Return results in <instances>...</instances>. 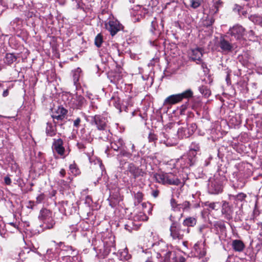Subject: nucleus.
Listing matches in <instances>:
<instances>
[{
	"label": "nucleus",
	"mask_w": 262,
	"mask_h": 262,
	"mask_svg": "<svg viewBox=\"0 0 262 262\" xmlns=\"http://www.w3.org/2000/svg\"><path fill=\"white\" fill-rule=\"evenodd\" d=\"M111 147L115 151H119V154L117 155L118 159L121 157H125L130 159L132 157V154L129 151L126 150L125 143L121 138L118 137L114 138L111 142Z\"/></svg>",
	"instance_id": "nucleus-1"
},
{
	"label": "nucleus",
	"mask_w": 262,
	"mask_h": 262,
	"mask_svg": "<svg viewBox=\"0 0 262 262\" xmlns=\"http://www.w3.org/2000/svg\"><path fill=\"white\" fill-rule=\"evenodd\" d=\"M169 219L172 222L169 229L170 236L173 240L180 241L182 239L186 230L181 229L180 224L176 221V217L174 215L171 214Z\"/></svg>",
	"instance_id": "nucleus-2"
},
{
	"label": "nucleus",
	"mask_w": 262,
	"mask_h": 262,
	"mask_svg": "<svg viewBox=\"0 0 262 262\" xmlns=\"http://www.w3.org/2000/svg\"><path fill=\"white\" fill-rule=\"evenodd\" d=\"M156 181L163 184L179 185L181 184L180 180L171 173H159L154 174Z\"/></svg>",
	"instance_id": "nucleus-3"
},
{
	"label": "nucleus",
	"mask_w": 262,
	"mask_h": 262,
	"mask_svg": "<svg viewBox=\"0 0 262 262\" xmlns=\"http://www.w3.org/2000/svg\"><path fill=\"white\" fill-rule=\"evenodd\" d=\"M38 219L43 222L42 227L44 229H52L55 224L52 212L47 209L43 208L40 210Z\"/></svg>",
	"instance_id": "nucleus-4"
},
{
	"label": "nucleus",
	"mask_w": 262,
	"mask_h": 262,
	"mask_svg": "<svg viewBox=\"0 0 262 262\" xmlns=\"http://www.w3.org/2000/svg\"><path fill=\"white\" fill-rule=\"evenodd\" d=\"M193 95L192 91L190 90H187L182 93L172 95L167 97L164 102V105H172L181 102L183 99L190 98Z\"/></svg>",
	"instance_id": "nucleus-5"
},
{
	"label": "nucleus",
	"mask_w": 262,
	"mask_h": 262,
	"mask_svg": "<svg viewBox=\"0 0 262 262\" xmlns=\"http://www.w3.org/2000/svg\"><path fill=\"white\" fill-rule=\"evenodd\" d=\"M164 262H185V258L180 251H168L164 254Z\"/></svg>",
	"instance_id": "nucleus-6"
},
{
	"label": "nucleus",
	"mask_w": 262,
	"mask_h": 262,
	"mask_svg": "<svg viewBox=\"0 0 262 262\" xmlns=\"http://www.w3.org/2000/svg\"><path fill=\"white\" fill-rule=\"evenodd\" d=\"M197 160L196 157L192 156L190 153L183 155L178 160V162L180 163L182 168H188L195 164Z\"/></svg>",
	"instance_id": "nucleus-7"
},
{
	"label": "nucleus",
	"mask_w": 262,
	"mask_h": 262,
	"mask_svg": "<svg viewBox=\"0 0 262 262\" xmlns=\"http://www.w3.org/2000/svg\"><path fill=\"white\" fill-rule=\"evenodd\" d=\"M207 252V247L205 242H198L193 247L192 253L193 255L199 258L204 257Z\"/></svg>",
	"instance_id": "nucleus-8"
},
{
	"label": "nucleus",
	"mask_w": 262,
	"mask_h": 262,
	"mask_svg": "<svg viewBox=\"0 0 262 262\" xmlns=\"http://www.w3.org/2000/svg\"><path fill=\"white\" fill-rule=\"evenodd\" d=\"M223 190L222 181L217 178L210 180L208 184V190L209 193L217 194L221 193Z\"/></svg>",
	"instance_id": "nucleus-9"
},
{
	"label": "nucleus",
	"mask_w": 262,
	"mask_h": 262,
	"mask_svg": "<svg viewBox=\"0 0 262 262\" xmlns=\"http://www.w3.org/2000/svg\"><path fill=\"white\" fill-rule=\"evenodd\" d=\"M105 28L112 36H114L123 29L122 25L117 20H110L105 24Z\"/></svg>",
	"instance_id": "nucleus-10"
},
{
	"label": "nucleus",
	"mask_w": 262,
	"mask_h": 262,
	"mask_svg": "<svg viewBox=\"0 0 262 262\" xmlns=\"http://www.w3.org/2000/svg\"><path fill=\"white\" fill-rule=\"evenodd\" d=\"M154 250L157 253L158 255L164 256V254L168 252V248L167 245L163 241H159L152 245Z\"/></svg>",
	"instance_id": "nucleus-11"
},
{
	"label": "nucleus",
	"mask_w": 262,
	"mask_h": 262,
	"mask_svg": "<svg viewBox=\"0 0 262 262\" xmlns=\"http://www.w3.org/2000/svg\"><path fill=\"white\" fill-rule=\"evenodd\" d=\"M228 33L235 39L239 40L243 38L245 34V29L240 25L234 26L229 30Z\"/></svg>",
	"instance_id": "nucleus-12"
},
{
	"label": "nucleus",
	"mask_w": 262,
	"mask_h": 262,
	"mask_svg": "<svg viewBox=\"0 0 262 262\" xmlns=\"http://www.w3.org/2000/svg\"><path fill=\"white\" fill-rule=\"evenodd\" d=\"M91 124L95 125L97 129H103L107 127L106 119L101 115H95L93 116Z\"/></svg>",
	"instance_id": "nucleus-13"
},
{
	"label": "nucleus",
	"mask_w": 262,
	"mask_h": 262,
	"mask_svg": "<svg viewBox=\"0 0 262 262\" xmlns=\"http://www.w3.org/2000/svg\"><path fill=\"white\" fill-rule=\"evenodd\" d=\"M63 140L60 139H54L52 144V149L61 156L64 155L65 149L63 146Z\"/></svg>",
	"instance_id": "nucleus-14"
},
{
	"label": "nucleus",
	"mask_w": 262,
	"mask_h": 262,
	"mask_svg": "<svg viewBox=\"0 0 262 262\" xmlns=\"http://www.w3.org/2000/svg\"><path fill=\"white\" fill-rule=\"evenodd\" d=\"M86 100L81 95H76L72 99V107L74 108L81 109L86 104Z\"/></svg>",
	"instance_id": "nucleus-15"
},
{
	"label": "nucleus",
	"mask_w": 262,
	"mask_h": 262,
	"mask_svg": "<svg viewBox=\"0 0 262 262\" xmlns=\"http://www.w3.org/2000/svg\"><path fill=\"white\" fill-rule=\"evenodd\" d=\"M222 213L227 220H230L232 218L233 210L229 203L224 201L222 205Z\"/></svg>",
	"instance_id": "nucleus-16"
},
{
	"label": "nucleus",
	"mask_w": 262,
	"mask_h": 262,
	"mask_svg": "<svg viewBox=\"0 0 262 262\" xmlns=\"http://www.w3.org/2000/svg\"><path fill=\"white\" fill-rule=\"evenodd\" d=\"M114 244L112 241L105 242L104 243V247L103 249H100L99 256L101 258H104L106 256L112 251V249L114 248Z\"/></svg>",
	"instance_id": "nucleus-17"
},
{
	"label": "nucleus",
	"mask_w": 262,
	"mask_h": 262,
	"mask_svg": "<svg viewBox=\"0 0 262 262\" xmlns=\"http://www.w3.org/2000/svg\"><path fill=\"white\" fill-rule=\"evenodd\" d=\"M219 47L222 50V51L224 53H229L233 49V46L232 43L226 40L224 37H221L219 42Z\"/></svg>",
	"instance_id": "nucleus-18"
},
{
	"label": "nucleus",
	"mask_w": 262,
	"mask_h": 262,
	"mask_svg": "<svg viewBox=\"0 0 262 262\" xmlns=\"http://www.w3.org/2000/svg\"><path fill=\"white\" fill-rule=\"evenodd\" d=\"M68 113V111L62 106H59L52 115L54 120H63Z\"/></svg>",
	"instance_id": "nucleus-19"
},
{
	"label": "nucleus",
	"mask_w": 262,
	"mask_h": 262,
	"mask_svg": "<svg viewBox=\"0 0 262 262\" xmlns=\"http://www.w3.org/2000/svg\"><path fill=\"white\" fill-rule=\"evenodd\" d=\"M127 170L134 177L135 179L140 177L143 176L144 172L142 169L139 168L138 167L135 166L133 163H130L127 168Z\"/></svg>",
	"instance_id": "nucleus-20"
},
{
	"label": "nucleus",
	"mask_w": 262,
	"mask_h": 262,
	"mask_svg": "<svg viewBox=\"0 0 262 262\" xmlns=\"http://www.w3.org/2000/svg\"><path fill=\"white\" fill-rule=\"evenodd\" d=\"M203 50L201 48H197L191 50L190 57L192 60L196 61L197 63L201 62V58L203 56Z\"/></svg>",
	"instance_id": "nucleus-21"
},
{
	"label": "nucleus",
	"mask_w": 262,
	"mask_h": 262,
	"mask_svg": "<svg viewBox=\"0 0 262 262\" xmlns=\"http://www.w3.org/2000/svg\"><path fill=\"white\" fill-rule=\"evenodd\" d=\"M196 222L197 220L196 218L191 216L186 217L184 220L183 222V225L187 227V228L185 229L186 233H189L190 232L189 227H194L196 225Z\"/></svg>",
	"instance_id": "nucleus-22"
},
{
	"label": "nucleus",
	"mask_w": 262,
	"mask_h": 262,
	"mask_svg": "<svg viewBox=\"0 0 262 262\" xmlns=\"http://www.w3.org/2000/svg\"><path fill=\"white\" fill-rule=\"evenodd\" d=\"M56 124L57 122L54 120V124L51 122L47 123V127L46 128V133L47 136L53 137L56 134Z\"/></svg>",
	"instance_id": "nucleus-23"
},
{
	"label": "nucleus",
	"mask_w": 262,
	"mask_h": 262,
	"mask_svg": "<svg viewBox=\"0 0 262 262\" xmlns=\"http://www.w3.org/2000/svg\"><path fill=\"white\" fill-rule=\"evenodd\" d=\"M232 247L233 250L237 252L243 251L245 247L244 243L238 239H234L232 241Z\"/></svg>",
	"instance_id": "nucleus-24"
},
{
	"label": "nucleus",
	"mask_w": 262,
	"mask_h": 262,
	"mask_svg": "<svg viewBox=\"0 0 262 262\" xmlns=\"http://www.w3.org/2000/svg\"><path fill=\"white\" fill-rule=\"evenodd\" d=\"M200 150V146L199 143L193 142L190 145L189 150L188 151L192 156L196 157V154Z\"/></svg>",
	"instance_id": "nucleus-25"
},
{
	"label": "nucleus",
	"mask_w": 262,
	"mask_h": 262,
	"mask_svg": "<svg viewBox=\"0 0 262 262\" xmlns=\"http://www.w3.org/2000/svg\"><path fill=\"white\" fill-rule=\"evenodd\" d=\"M110 103L112 104L117 109L119 110L120 113L122 112L120 99L116 95H114L111 97Z\"/></svg>",
	"instance_id": "nucleus-26"
},
{
	"label": "nucleus",
	"mask_w": 262,
	"mask_h": 262,
	"mask_svg": "<svg viewBox=\"0 0 262 262\" xmlns=\"http://www.w3.org/2000/svg\"><path fill=\"white\" fill-rule=\"evenodd\" d=\"M77 228L75 225H71L66 228H65L62 231V234L63 236L68 238L71 233L76 232L77 231Z\"/></svg>",
	"instance_id": "nucleus-27"
},
{
	"label": "nucleus",
	"mask_w": 262,
	"mask_h": 262,
	"mask_svg": "<svg viewBox=\"0 0 262 262\" xmlns=\"http://www.w3.org/2000/svg\"><path fill=\"white\" fill-rule=\"evenodd\" d=\"M100 132L99 138L102 140L105 141L109 140L111 138V134L110 130L106 127H105L103 129H98Z\"/></svg>",
	"instance_id": "nucleus-28"
},
{
	"label": "nucleus",
	"mask_w": 262,
	"mask_h": 262,
	"mask_svg": "<svg viewBox=\"0 0 262 262\" xmlns=\"http://www.w3.org/2000/svg\"><path fill=\"white\" fill-rule=\"evenodd\" d=\"M73 78L74 85L77 87L78 84V81L80 77L81 70L78 68L76 70L73 71Z\"/></svg>",
	"instance_id": "nucleus-29"
},
{
	"label": "nucleus",
	"mask_w": 262,
	"mask_h": 262,
	"mask_svg": "<svg viewBox=\"0 0 262 262\" xmlns=\"http://www.w3.org/2000/svg\"><path fill=\"white\" fill-rule=\"evenodd\" d=\"M71 7L74 9H84L82 0H71Z\"/></svg>",
	"instance_id": "nucleus-30"
},
{
	"label": "nucleus",
	"mask_w": 262,
	"mask_h": 262,
	"mask_svg": "<svg viewBox=\"0 0 262 262\" xmlns=\"http://www.w3.org/2000/svg\"><path fill=\"white\" fill-rule=\"evenodd\" d=\"M140 226V224H134L133 222H129L127 224L125 225V229L129 232H132L133 230H138Z\"/></svg>",
	"instance_id": "nucleus-31"
},
{
	"label": "nucleus",
	"mask_w": 262,
	"mask_h": 262,
	"mask_svg": "<svg viewBox=\"0 0 262 262\" xmlns=\"http://www.w3.org/2000/svg\"><path fill=\"white\" fill-rule=\"evenodd\" d=\"M213 228H215L216 232H218L219 230H220L221 231H223L226 228L225 224L222 221L215 222L213 224Z\"/></svg>",
	"instance_id": "nucleus-32"
},
{
	"label": "nucleus",
	"mask_w": 262,
	"mask_h": 262,
	"mask_svg": "<svg viewBox=\"0 0 262 262\" xmlns=\"http://www.w3.org/2000/svg\"><path fill=\"white\" fill-rule=\"evenodd\" d=\"M16 59V57L13 54L7 53L5 56V62L8 64H11L14 62Z\"/></svg>",
	"instance_id": "nucleus-33"
},
{
	"label": "nucleus",
	"mask_w": 262,
	"mask_h": 262,
	"mask_svg": "<svg viewBox=\"0 0 262 262\" xmlns=\"http://www.w3.org/2000/svg\"><path fill=\"white\" fill-rule=\"evenodd\" d=\"M188 131V129L187 127H182L179 128L178 130L177 134L179 138H188L190 136H187L186 134Z\"/></svg>",
	"instance_id": "nucleus-34"
},
{
	"label": "nucleus",
	"mask_w": 262,
	"mask_h": 262,
	"mask_svg": "<svg viewBox=\"0 0 262 262\" xmlns=\"http://www.w3.org/2000/svg\"><path fill=\"white\" fill-rule=\"evenodd\" d=\"M170 205L171 206V209L174 212L181 211V204H178L174 199H171Z\"/></svg>",
	"instance_id": "nucleus-35"
},
{
	"label": "nucleus",
	"mask_w": 262,
	"mask_h": 262,
	"mask_svg": "<svg viewBox=\"0 0 262 262\" xmlns=\"http://www.w3.org/2000/svg\"><path fill=\"white\" fill-rule=\"evenodd\" d=\"M7 234V230L6 229V225L3 222L2 218L0 217V235L3 237H6Z\"/></svg>",
	"instance_id": "nucleus-36"
},
{
	"label": "nucleus",
	"mask_w": 262,
	"mask_h": 262,
	"mask_svg": "<svg viewBox=\"0 0 262 262\" xmlns=\"http://www.w3.org/2000/svg\"><path fill=\"white\" fill-rule=\"evenodd\" d=\"M188 129V131L187 132L186 136H191L194 132L196 130L197 128V126L195 123H191L187 126Z\"/></svg>",
	"instance_id": "nucleus-37"
},
{
	"label": "nucleus",
	"mask_w": 262,
	"mask_h": 262,
	"mask_svg": "<svg viewBox=\"0 0 262 262\" xmlns=\"http://www.w3.org/2000/svg\"><path fill=\"white\" fill-rule=\"evenodd\" d=\"M231 197L237 203L238 201L242 202L244 200L246 197V194L244 193H239L237 195H232Z\"/></svg>",
	"instance_id": "nucleus-38"
},
{
	"label": "nucleus",
	"mask_w": 262,
	"mask_h": 262,
	"mask_svg": "<svg viewBox=\"0 0 262 262\" xmlns=\"http://www.w3.org/2000/svg\"><path fill=\"white\" fill-rule=\"evenodd\" d=\"M134 219L135 221H146L147 220V216L145 214L141 212L135 215Z\"/></svg>",
	"instance_id": "nucleus-39"
},
{
	"label": "nucleus",
	"mask_w": 262,
	"mask_h": 262,
	"mask_svg": "<svg viewBox=\"0 0 262 262\" xmlns=\"http://www.w3.org/2000/svg\"><path fill=\"white\" fill-rule=\"evenodd\" d=\"M222 2L220 1H217L214 4L212 8L210 9V13L215 14L217 13L219 11V9L220 6L221 5Z\"/></svg>",
	"instance_id": "nucleus-40"
},
{
	"label": "nucleus",
	"mask_w": 262,
	"mask_h": 262,
	"mask_svg": "<svg viewBox=\"0 0 262 262\" xmlns=\"http://www.w3.org/2000/svg\"><path fill=\"white\" fill-rule=\"evenodd\" d=\"M103 42V37L101 34H98L95 37V45L99 48L101 46Z\"/></svg>",
	"instance_id": "nucleus-41"
},
{
	"label": "nucleus",
	"mask_w": 262,
	"mask_h": 262,
	"mask_svg": "<svg viewBox=\"0 0 262 262\" xmlns=\"http://www.w3.org/2000/svg\"><path fill=\"white\" fill-rule=\"evenodd\" d=\"M69 169L71 172L75 176L78 174L79 173V169L75 164H71L69 166Z\"/></svg>",
	"instance_id": "nucleus-42"
},
{
	"label": "nucleus",
	"mask_w": 262,
	"mask_h": 262,
	"mask_svg": "<svg viewBox=\"0 0 262 262\" xmlns=\"http://www.w3.org/2000/svg\"><path fill=\"white\" fill-rule=\"evenodd\" d=\"M190 6L193 8L196 9L200 6L201 4V0H189Z\"/></svg>",
	"instance_id": "nucleus-43"
},
{
	"label": "nucleus",
	"mask_w": 262,
	"mask_h": 262,
	"mask_svg": "<svg viewBox=\"0 0 262 262\" xmlns=\"http://www.w3.org/2000/svg\"><path fill=\"white\" fill-rule=\"evenodd\" d=\"M214 19L212 17L207 16L204 21V25L206 26H210L214 23Z\"/></svg>",
	"instance_id": "nucleus-44"
},
{
	"label": "nucleus",
	"mask_w": 262,
	"mask_h": 262,
	"mask_svg": "<svg viewBox=\"0 0 262 262\" xmlns=\"http://www.w3.org/2000/svg\"><path fill=\"white\" fill-rule=\"evenodd\" d=\"M199 91L202 94H204L205 96H208L209 95V91L205 86H201L199 87Z\"/></svg>",
	"instance_id": "nucleus-45"
},
{
	"label": "nucleus",
	"mask_w": 262,
	"mask_h": 262,
	"mask_svg": "<svg viewBox=\"0 0 262 262\" xmlns=\"http://www.w3.org/2000/svg\"><path fill=\"white\" fill-rule=\"evenodd\" d=\"M181 204V208H182L183 211L187 210L189 209L190 207V203L188 201H184L182 204Z\"/></svg>",
	"instance_id": "nucleus-46"
},
{
	"label": "nucleus",
	"mask_w": 262,
	"mask_h": 262,
	"mask_svg": "<svg viewBox=\"0 0 262 262\" xmlns=\"http://www.w3.org/2000/svg\"><path fill=\"white\" fill-rule=\"evenodd\" d=\"M207 205L212 210H217L220 207V204L217 202L210 203Z\"/></svg>",
	"instance_id": "nucleus-47"
},
{
	"label": "nucleus",
	"mask_w": 262,
	"mask_h": 262,
	"mask_svg": "<svg viewBox=\"0 0 262 262\" xmlns=\"http://www.w3.org/2000/svg\"><path fill=\"white\" fill-rule=\"evenodd\" d=\"M143 195L142 192H138L135 194V199L137 200L138 203L141 202L143 199Z\"/></svg>",
	"instance_id": "nucleus-48"
},
{
	"label": "nucleus",
	"mask_w": 262,
	"mask_h": 262,
	"mask_svg": "<svg viewBox=\"0 0 262 262\" xmlns=\"http://www.w3.org/2000/svg\"><path fill=\"white\" fill-rule=\"evenodd\" d=\"M158 26L157 22L156 21V18L155 17L154 20L151 23V31L154 32V31L156 30V28Z\"/></svg>",
	"instance_id": "nucleus-49"
},
{
	"label": "nucleus",
	"mask_w": 262,
	"mask_h": 262,
	"mask_svg": "<svg viewBox=\"0 0 262 262\" xmlns=\"http://www.w3.org/2000/svg\"><path fill=\"white\" fill-rule=\"evenodd\" d=\"M141 258L143 259V261H144V262H153L152 258H149L148 257L146 256L145 253H142V255H141Z\"/></svg>",
	"instance_id": "nucleus-50"
},
{
	"label": "nucleus",
	"mask_w": 262,
	"mask_h": 262,
	"mask_svg": "<svg viewBox=\"0 0 262 262\" xmlns=\"http://www.w3.org/2000/svg\"><path fill=\"white\" fill-rule=\"evenodd\" d=\"M252 21L255 23L259 24L261 22V17L258 16H253Z\"/></svg>",
	"instance_id": "nucleus-51"
},
{
	"label": "nucleus",
	"mask_w": 262,
	"mask_h": 262,
	"mask_svg": "<svg viewBox=\"0 0 262 262\" xmlns=\"http://www.w3.org/2000/svg\"><path fill=\"white\" fill-rule=\"evenodd\" d=\"M44 199H45L44 194H40L36 198V202L37 203H40L44 200Z\"/></svg>",
	"instance_id": "nucleus-52"
},
{
	"label": "nucleus",
	"mask_w": 262,
	"mask_h": 262,
	"mask_svg": "<svg viewBox=\"0 0 262 262\" xmlns=\"http://www.w3.org/2000/svg\"><path fill=\"white\" fill-rule=\"evenodd\" d=\"M81 122V119L80 118H77L76 120L74 121V126L75 127H78Z\"/></svg>",
	"instance_id": "nucleus-53"
},
{
	"label": "nucleus",
	"mask_w": 262,
	"mask_h": 262,
	"mask_svg": "<svg viewBox=\"0 0 262 262\" xmlns=\"http://www.w3.org/2000/svg\"><path fill=\"white\" fill-rule=\"evenodd\" d=\"M5 183L7 185H10L11 184V180L9 176L4 178Z\"/></svg>",
	"instance_id": "nucleus-54"
},
{
	"label": "nucleus",
	"mask_w": 262,
	"mask_h": 262,
	"mask_svg": "<svg viewBox=\"0 0 262 262\" xmlns=\"http://www.w3.org/2000/svg\"><path fill=\"white\" fill-rule=\"evenodd\" d=\"M148 139L150 142H151L157 140V138L155 135L150 133L148 136Z\"/></svg>",
	"instance_id": "nucleus-55"
},
{
	"label": "nucleus",
	"mask_w": 262,
	"mask_h": 262,
	"mask_svg": "<svg viewBox=\"0 0 262 262\" xmlns=\"http://www.w3.org/2000/svg\"><path fill=\"white\" fill-rule=\"evenodd\" d=\"M159 194V191L158 190H153L151 192V195L155 198L158 196Z\"/></svg>",
	"instance_id": "nucleus-56"
},
{
	"label": "nucleus",
	"mask_w": 262,
	"mask_h": 262,
	"mask_svg": "<svg viewBox=\"0 0 262 262\" xmlns=\"http://www.w3.org/2000/svg\"><path fill=\"white\" fill-rule=\"evenodd\" d=\"M8 225L13 226L15 230H17L18 228L17 222H10L8 223Z\"/></svg>",
	"instance_id": "nucleus-57"
},
{
	"label": "nucleus",
	"mask_w": 262,
	"mask_h": 262,
	"mask_svg": "<svg viewBox=\"0 0 262 262\" xmlns=\"http://www.w3.org/2000/svg\"><path fill=\"white\" fill-rule=\"evenodd\" d=\"M206 228V225H202L199 228V232L201 233V234H204V230Z\"/></svg>",
	"instance_id": "nucleus-58"
},
{
	"label": "nucleus",
	"mask_w": 262,
	"mask_h": 262,
	"mask_svg": "<svg viewBox=\"0 0 262 262\" xmlns=\"http://www.w3.org/2000/svg\"><path fill=\"white\" fill-rule=\"evenodd\" d=\"M66 173V170L64 169H61L59 171V174L61 177H64Z\"/></svg>",
	"instance_id": "nucleus-59"
},
{
	"label": "nucleus",
	"mask_w": 262,
	"mask_h": 262,
	"mask_svg": "<svg viewBox=\"0 0 262 262\" xmlns=\"http://www.w3.org/2000/svg\"><path fill=\"white\" fill-rule=\"evenodd\" d=\"M249 34V37H253L254 35V32L252 30H250L248 32Z\"/></svg>",
	"instance_id": "nucleus-60"
},
{
	"label": "nucleus",
	"mask_w": 262,
	"mask_h": 262,
	"mask_svg": "<svg viewBox=\"0 0 262 262\" xmlns=\"http://www.w3.org/2000/svg\"><path fill=\"white\" fill-rule=\"evenodd\" d=\"M9 94L8 90H6L3 92V96L5 97H7Z\"/></svg>",
	"instance_id": "nucleus-61"
},
{
	"label": "nucleus",
	"mask_w": 262,
	"mask_h": 262,
	"mask_svg": "<svg viewBox=\"0 0 262 262\" xmlns=\"http://www.w3.org/2000/svg\"><path fill=\"white\" fill-rule=\"evenodd\" d=\"M131 149H132V151L131 152L129 151V152L133 155V153L136 151L135 146L134 144H132Z\"/></svg>",
	"instance_id": "nucleus-62"
},
{
	"label": "nucleus",
	"mask_w": 262,
	"mask_h": 262,
	"mask_svg": "<svg viewBox=\"0 0 262 262\" xmlns=\"http://www.w3.org/2000/svg\"><path fill=\"white\" fill-rule=\"evenodd\" d=\"M53 242L57 245L58 246V247H61L62 245H64V243L62 242H60L59 243H56L55 241H53Z\"/></svg>",
	"instance_id": "nucleus-63"
},
{
	"label": "nucleus",
	"mask_w": 262,
	"mask_h": 262,
	"mask_svg": "<svg viewBox=\"0 0 262 262\" xmlns=\"http://www.w3.org/2000/svg\"><path fill=\"white\" fill-rule=\"evenodd\" d=\"M202 67L204 69V71L205 72H207L208 71V69H207L206 65L205 63H202Z\"/></svg>",
	"instance_id": "nucleus-64"
}]
</instances>
